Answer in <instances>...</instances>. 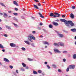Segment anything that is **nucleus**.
I'll list each match as a JSON object with an SVG mask.
<instances>
[{"label":"nucleus","mask_w":76,"mask_h":76,"mask_svg":"<svg viewBox=\"0 0 76 76\" xmlns=\"http://www.w3.org/2000/svg\"><path fill=\"white\" fill-rule=\"evenodd\" d=\"M38 72L39 73H41L42 71L41 70H39L38 71Z\"/></svg>","instance_id":"58836bf2"},{"label":"nucleus","mask_w":76,"mask_h":76,"mask_svg":"<svg viewBox=\"0 0 76 76\" xmlns=\"http://www.w3.org/2000/svg\"><path fill=\"white\" fill-rule=\"evenodd\" d=\"M37 29H39V30H41V27H37Z\"/></svg>","instance_id":"a19ab883"},{"label":"nucleus","mask_w":76,"mask_h":76,"mask_svg":"<svg viewBox=\"0 0 76 76\" xmlns=\"http://www.w3.org/2000/svg\"><path fill=\"white\" fill-rule=\"evenodd\" d=\"M3 13H1V12H0V15H1V16H2L3 15Z\"/></svg>","instance_id":"603ef678"},{"label":"nucleus","mask_w":76,"mask_h":76,"mask_svg":"<svg viewBox=\"0 0 76 76\" xmlns=\"http://www.w3.org/2000/svg\"><path fill=\"white\" fill-rule=\"evenodd\" d=\"M22 66H23V67H26V64H25L23 63H22Z\"/></svg>","instance_id":"bb28decb"},{"label":"nucleus","mask_w":76,"mask_h":76,"mask_svg":"<svg viewBox=\"0 0 76 76\" xmlns=\"http://www.w3.org/2000/svg\"><path fill=\"white\" fill-rule=\"evenodd\" d=\"M16 72L17 73H19L18 70H16Z\"/></svg>","instance_id":"13d9d810"},{"label":"nucleus","mask_w":76,"mask_h":76,"mask_svg":"<svg viewBox=\"0 0 76 76\" xmlns=\"http://www.w3.org/2000/svg\"><path fill=\"white\" fill-rule=\"evenodd\" d=\"M13 3L15 4V5H16V6H18V4L17 3V2H16V1H13Z\"/></svg>","instance_id":"aec40b11"},{"label":"nucleus","mask_w":76,"mask_h":76,"mask_svg":"<svg viewBox=\"0 0 76 76\" xmlns=\"http://www.w3.org/2000/svg\"><path fill=\"white\" fill-rule=\"evenodd\" d=\"M4 37H8L7 35V34H4Z\"/></svg>","instance_id":"ea45409f"},{"label":"nucleus","mask_w":76,"mask_h":76,"mask_svg":"<svg viewBox=\"0 0 76 76\" xmlns=\"http://www.w3.org/2000/svg\"><path fill=\"white\" fill-rule=\"evenodd\" d=\"M34 7L35 8V9H39L38 7H37V6L35 4L34 5Z\"/></svg>","instance_id":"6ab92c4d"},{"label":"nucleus","mask_w":76,"mask_h":76,"mask_svg":"<svg viewBox=\"0 0 76 76\" xmlns=\"http://www.w3.org/2000/svg\"><path fill=\"white\" fill-rule=\"evenodd\" d=\"M56 32L57 33V35L59 37H60V38H63L64 37V35L60 34V33L59 31H56Z\"/></svg>","instance_id":"7ed1b4c3"},{"label":"nucleus","mask_w":76,"mask_h":76,"mask_svg":"<svg viewBox=\"0 0 76 76\" xmlns=\"http://www.w3.org/2000/svg\"><path fill=\"white\" fill-rule=\"evenodd\" d=\"M10 45L11 47H16V45L14 43H11L10 44Z\"/></svg>","instance_id":"6e6552de"},{"label":"nucleus","mask_w":76,"mask_h":76,"mask_svg":"<svg viewBox=\"0 0 76 76\" xmlns=\"http://www.w3.org/2000/svg\"><path fill=\"white\" fill-rule=\"evenodd\" d=\"M66 61V59L65 58H64L63 59V61L64 62H65V61Z\"/></svg>","instance_id":"49530a36"},{"label":"nucleus","mask_w":76,"mask_h":76,"mask_svg":"<svg viewBox=\"0 0 76 76\" xmlns=\"http://www.w3.org/2000/svg\"><path fill=\"white\" fill-rule=\"evenodd\" d=\"M6 28H7V29H11V28H10V26H6Z\"/></svg>","instance_id":"412c9836"},{"label":"nucleus","mask_w":76,"mask_h":76,"mask_svg":"<svg viewBox=\"0 0 76 76\" xmlns=\"http://www.w3.org/2000/svg\"><path fill=\"white\" fill-rule=\"evenodd\" d=\"M21 70L22 71H25V69H23V68H21Z\"/></svg>","instance_id":"a18cd8bd"},{"label":"nucleus","mask_w":76,"mask_h":76,"mask_svg":"<svg viewBox=\"0 0 76 76\" xmlns=\"http://www.w3.org/2000/svg\"><path fill=\"white\" fill-rule=\"evenodd\" d=\"M21 49L23 51H25V50H26V49L25 48H21Z\"/></svg>","instance_id":"f704fd0d"},{"label":"nucleus","mask_w":76,"mask_h":76,"mask_svg":"<svg viewBox=\"0 0 76 76\" xmlns=\"http://www.w3.org/2000/svg\"><path fill=\"white\" fill-rule=\"evenodd\" d=\"M68 24L69 25V24H70V25L72 26H74V23H73L72 21H68Z\"/></svg>","instance_id":"39448f33"},{"label":"nucleus","mask_w":76,"mask_h":76,"mask_svg":"<svg viewBox=\"0 0 76 76\" xmlns=\"http://www.w3.org/2000/svg\"><path fill=\"white\" fill-rule=\"evenodd\" d=\"M28 60L29 61H33V59H31L30 58H28Z\"/></svg>","instance_id":"473e14b6"},{"label":"nucleus","mask_w":76,"mask_h":76,"mask_svg":"<svg viewBox=\"0 0 76 76\" xmlns=\"http://www.w3.org/2000/svg\"><path fill=\"white\" fill-rule=\"evenodd\" d=\"M39 15H40V18H44V17L42 15V14L39 13Z\"/></svg>","instance_id":"dca6fc26"},{"label":"nucleus","mask_w":76,"mask_h":76,"mask_svg":"<svg viewBox=\"0 0 76 76\" xmlns=\"http://www.w3.org/2000/svg\"><path fill=\"white\" fill-rule=\"evenodd\" d=\"M46 66H47V67L48 69H50V66H49V65H47Z\"/></svg>","instance_id":"e433bc0d"},{"label":"nucleus","mask_w":76,"mask_h":76,"mask_svg":"<svg viewBox=\"0 0 76 76\" xmlns=\"http://www.w3.org/2000/svg\"><path fill=\"white\" fill-rule=\"evenodd\" d=\"M58 72H61V70H60V69H58Z\"/></svg>","instance_id":"5fc2aeb1"},{"label":"nucleus","mask_w":76,"mask_h":76,"mask_svg":"<svg viewBox=\"0 0 76 76\" xmlns=\"http://www.w3.org/2000/svg\"><path fill=\"white\" fill-rule=\"evenodd\" d=\"M33 34H35V31H33L32 32Z\"/></svg>","instance_id":"6e6d98bb"},{"label":"nucleus","mask_w":76,"mask_h":76,"mask_svg":"<svg viewBox=\"0 0 76 76\" xmlns=\"http://www.w3.org/2000/svg\"><path fill=\"white\" fill-rule=\"evenodd\" d=\"M14 20H16V21L17 22L18 20V19H16V18L15 17L14 18Z\"/></svg>","instance_id":"4c0bfd02"},{"label":"nucleus","mask_w":76,"mask_h":76,"mask_svg":"<svg viewBox=\"0 0 76 76\" xmlns=\"http://www.w3.org/2000/svg\"><path fill=\"white\" fill-rule=\"evenodd\" d=\"M36 2H39V1L38 0H36V1H35Z\"/></svg>","instance_id":"69168bd1"},{"label":"nucleus","mask_w":76,"mask_h":76,"mask_svg":"<svg viewBox=\"0 0 76 76\" xmlns=\"http://www.w3.org/2000/svg\"><path fill=\"white\" fill-rule=\"evenodd\" d=\"M72 8L73 9H75V6H72Z\"/></svg>","instance_id":"37998d69"},{"label":"nucleus","mask_w":76,"mask_h":76,"mask_svg":"<svg viewBox=\"0 0 76 76\" xmlns=\"http://www.w3.org/2000/svg\"><path fill=\"white\" fill-rule=\"evenodd\" d=\"M59 45H60L61 47H64V43L61 42H58Z\"/></svg>","instance_id":"9d476101"},{"label":"nucleus","mask_w":76,"mask_h":76,"mask_svg":"<svg viewBox=\"0 0 76 76\" xmlns=\"http://www.w3.org/2000/svg\"><path fill=\"white\" fill-rule=\"evenodd\" d=\"M70 17H71V19H74L75 18V16L72 13H71L70 15Z\"/></svg>","instance_id":"9b49d317"},{"label":"nucleus","mask_w":76,"mask_h":76,"mask_svg":"<svg viewBox=\"0 0 76 76\" xmlns=\"http://www.w3.org/2000/svg\"><path fill=\"white\" fill-rule=\"evenodd\" d=\"M0 4H1V5L2 6H4V7H6V6L4 5V4L3 3H2L0 2Z\"/></svg>","instance_id":"a878e982"},{"label":"nucleus","mask_w":76,"mask_h":76,"mask_svg":"<svg viewBox=\"0 0 76 76\" xmlns=\"http://www.w3.org/2000/svg\"><path fill=\"white\" fill-rule=\"evenodd\" d=\"M63 53L64 54H67V51H64L63 52Z\"/></svg>","instance_id":"c756f323"},{"label":"nucleus","mask_w":76,"mask_h":76,"mask_svg":"<svg viewBox=\"0 0 76 76\" xmlns=\"http://www.w3.org/2000/svg\"><path fill=\"white\" fill-rule=\"evenodd\" d=\"M24 42H25L26 44H27L28 45H30V44L29 43V42L28 41H25Z\"/></svg>","instance_id":"4468645a"},{"label":"nucleus","mask_w":76,"mask_h":76,"mask_svg":"<svg viewBox=\"0 0 76 76\" xmlns=\"http://www.w3.org/2000/svg\"><path fill=\"white\" fill-rule=\"evenodd\" d=\"M4 17L5 18H7V14L6 13H4Z\"/></svg>","instance_id":"2eb2a0df"},{"label":"nucleus","mask_w":76,"mask_h":76,"mask_svg":"<svg viewBox=\"0 0 76 76\" xmlns=\"http://www.w3.org/2000/svg\"><path fill=\"white\" fill-rule=\"evenodd\" d=\"M38 5L39 6H41V4L40 3H39L38 4Z\"/></svg>","instance_id":"8fccbe9b"},{"label":"nucleus","mask_w":76,"mask_h":76,"mask_svg":"<svg viewBox=\"0 0 76 76\" xmlns=\"http://www.w3.org/2000/svg\"><path fill=\"white\" fill-rule=\"evenodd\" d=\"M69 69H70V68H69V67H68L66 69V72H69Z\"/></svg>","instance_id":"72a5a7b5"},{"label":"nucleus","mask_w":76,"mask_h":76,"mask_svg":"<svg viewBox=\"0 0 76 76\" xmlns=\"http://www.w3.org/2000/svg\"><path fill=\"white\" fill-rule=\"evenodd\" d=\"M15 10H16V11H18V9L17 8H15Z\"/></svg>","instance_id":"09e8293b"},{"label":"nucleus","mask_w":76,"mask_h":76,"mask_svg":"<svg viewBox=\"0 0 76 76\" xmlns=\"http://www.w3.org/2000/svg\"><path fill=\"white\" fill-rule=\"evenodd\" d=\"M21 18L22 19H24V18H25L23 16H22L21 17Z\"/></svg>","instance_id":"4d7b16f0"},{"label":"nucleus","mask_w":76,"mask_h":76,"mask_svg":"<svg viewBox=\"0 0 76 76\" xmlns=\"http://www.w3.org/2000/svg\"><path fill=\"white\" fill-rule=\"evenodd\" d=\"M33 73L34 75H38V73L35 71H33Z\"/></svg>","instance_id":"4be33fe9"},{"label":"nucleus","mask_w":76,"mask_h":76,"mask_svg":"<svg viewBox=\"0 0 76 76\" xmlns=\"http://www.w3.org/2000/svg\"><path fill=\"white\" fill-rule=\"evenodd\" d=\"M52 66H53V68H54L55 69H56V65L53 64L52 65Z\"/></svg>","instance_id":"7c9ffc66"},{"label":"nucleus","mask_w":76,"mask_h":76,"mask_svg":"<svg viewBox=\"0 0 76 76\" xmlns=\"http://www.w3.org/2000/svg\"><path fill=\"white\" fill-rule=\"evenodd\" d=\"M2 51H3V52H5V50L3 49L2 50Z\"/></svg>","instance_id":"052dcab7"},{"label":"nucleus","mask_w":76,"mask_h":76,"mask_svg":"<svg viewBox=\"0 0 76 76\" xmlns=\"http://www.w3.org/2000/svg\"><path fill=\"white\" fill-rule=\"evenodd\" d=\"M42 30H43V31H44V32H45V29H42Z\"/></svg>","instance_id":"338daca9"},{"label":"nucleus","mask_w":76,"mask_h":76,"mask_svg":"<svg viewBox=\"0 0 76 76\" xmlns=\"http://www.w3.org/2000/svg\"><path fill=\"white\" fill-rule=\"evenodd\" d=\"M71 31H72V32H76V28H72L71 29Z\"/></svg>","instance_id":"ddd939ff"},{"label":"nucleus","mask_w":76,"mask_h":76,"mask_svg":"<svg viewBox=\"0 0 76 76\" xmlns=\"http://www.w3.org/2000/svg\"><path fill=\"white\" fill-rule=\"evenodd\" d=\"M75 39H76V36H75Z\"/></svg>","instance_id":"774afa93"},{"label":"nucleus","mask_w":76,"mask_h":76,"mask_svg":"<svg viewBox=\"0 0 76 76\" xmlns=\"http://www.w3.org/2000/svg\"><path fill=\"white\" fill-rule=\"evenodd\" d=\"M63 31L64 32H65V33H66V34L69 33V31H66V30H63Z\"/></svg>","instance_id":"2f4dec72"},{"label":"nucleus","mask_w":76,"mask_h":76,"mask_svg":"<svg viewBox=\"0 0 76 76\" xmlns=\"http://www.w3.org/2000/svg\"><path fill=\"white\" fill-rule=\"evenodd\" d=\"M54 14L55 15L54 16V18H57V17L58 18H59L60 16H61L60 14H58V13L57 12L54 13Z\"/></svg>","instance_id":"20e7f679"},{"label":"nucleus","mask_w":76,"mask_h":76,"mask_svg":"<svg viewBox=\"0 0 76 76\" xmlns=\"http://www.w3.org/2000/svg\"><path fill=\"white\" fill-rule=\"evenodd\" d=\"M11 12H12L11 11H8V13H11Z\"/></svg>","instance_id":"0e129e2a"},{"label":"nucleus","mask_w":76,"mask_h":76,"mask_svg":"<svg viewBox=\"0 0 76 76\" xmlns=\"http://www.w3.org/2000/svg\"><path fill=\"white\" fill-rule=\"evenodd\" d=\"M45 64H47V62H45Z\"/></svg>","instance_id":"e2e57ef3"},{"label":"nucleus","mask_w":76,"mask_h":76,"mask_svg":"<svg viewBox=\"0 0 76 76\" xmlns=\"http://www.w3.org/2000/svg\"><path fill=\"white\" fill-rule=\"evenodd\" d=\"M8 18H12V16H9L8 17Z\"/></svg>","instance_id":"680f3d73"},{"label":"nucleus","mask_w":76,"mask_h":76,"mask_svg":"<svg viewBox=\"0 0 76 76\" xmlns=\"http://www.w3.org/2000/svg\"><path fill=\"white\" fill-rule=\"evenodd\" d=\"M62 18H65V16H64V15H62Z\"/></svg>","instance_id":"3c124183"},{"label":"nucleus","mask_w":76,"mask_h":76,"mask_svg":"<svg viewBox=\"0 0 76 76\" xmlns=\"http://www.w3.org/2000/svg\"><path fill=\"white\" fill-rule=\"evenodd\" d=\"M31 45L32 47H35V46H34V43L31 44Z\"/></svg>","instance_id":"c03bdc74"},{"label":"nucleus","mask_w":76,"mask_h":76,"mask_svg":"<svg viewBox=\"0 0 76 76\" xmlns=\"http://www.w3.org/2000/svg\"><path fill=\"white\" fill-rule=\"evenodd\" d=\"M49 15H50V16H51V17H52V16H53V17H54V16L55 15H54V14H53V13H50V14Z\"/></svg>","instance_id":"393cba45"},{"label":"nucleus","mask_w":76,"mask_h":76,"mask_svg":"<svg viewBox=\"0 0 76 76\" xmlns=\"http://www.w3.org/2000/svg\"><path fill=\"white\" fill-rule=\"evenodd\" d=\"M0 48H2V49H4V48L3 47V45L1 44H0Z\"/></svg>","instance_id":"5701e85b"},{"label":"nucleus","mask_w":76,"mask_h":76,"mask_svg":"<svg viewBox=\"0 0 76 76\" xmlns=\"http://www.w3.org/2000/svg\"><path fill=\"white\" fill-rule=\"evenodd\" d=\"M54 50L55 53H61V51H59L58 49H54Z\"/></svg>","instance_id":"0eeeda50"},{"label":"nucleus","mask_w":76,"mask_h":76,"mask_svg":"<svg viewBox=\"0 0 76 76\" xmlns=\"http://www.w3.org/2000/svg\"><path fill=\"white\" fill-rule=\"evenodd\" d=\"M44 44L45 45L47 44L48 45H50V44L48 43L47 42H44Z\"/></svg>","instance_id":"a211bd4d"},{"label":"nucleus","mask_w":76,"mask_h":76,"mask_svg":"<svg viewBox=\"0 0 76 76\" xmlns=\"http://www.w3.org/2000/svg\"><path fill=\"white\" fill-rule=\"evenodd\" d=\"M13 24L14 25V26H15V27H16V28H17V27H18V25L16 24H15V23H13Z\"/></svg>","instance_id":"c85d7f7f"},{"label":"nucleus","mask_w":76,"mask_h":76,"mask_svg":"<svg viewBox=\"0 0 76 76\" xmlns=\"http://www.w3.org/2000/svg\"><path fill=\"white\" fill-rule=\"evenodd\" d=\"M39 25L41 26H42V23H40L39 24Z\"/></svg>","instance_id":"864d4df0"},{"label":"nucleus","mask_w":76,"mask_h":76,"mask_svg":"<svg viewBox=\"0 0 76 76\" xmlns=\"http://www.w3.org/2000/svg\"><path fill=\"white\" fill-rule=\"evenodd\" d=\"M49 27L50 28H53V26L52 25L50 24L49 25Z\"/></svg>","instance_id":"cd10ccee"},{"label":"nucleus","mask_w":76,"mask_h":76,"mask_svg":"<svg viewBox=\"0 0 76 76\" xmlns=\"http://www.w3.org/2000/svg\"><path fill=\"white\" fill-rule=\"evenodd\" d=\"M70 69H74L75 68V65H69Z\"/></svg>","instance_id":"423d86ee"},{"label":"nucleus","mask_w":76,"mask_h":76,"mask_svg":"<svg viewBox=\"0 0 76 76\" xmlns=\"http://www.w3.org/2000/svg\"><path fill=\"white\" fill-rule=\"evenodd\" d=\"M10 68L11 69H13V66H12V65H10Z\"/></svg>","instance_id":"de8ad7c7"},{"label":"nucleus","mask_w":76,"mask_h":76,"mask_svg":"<svg viewBox=\"0 0 76 76\" xmlns=\"http://www.w3.org/2000/svg\"><path fill=\"white\" fill-rule=\"evenodd\" d=\"M4 61H5V62H7V63H9V62H10V61L9 60L6 58H4Z\"/></svg>","instance_id":"1a4fd4ad"},{"label":"nucleus","mask_w":76,"mask_h":76,"mask_svg":"<svg viewBox=\"0 0 76 76\" xmlns=\"http://www.w3.org/2000/svg\"><path fill=\"white\" fill-rule=\"evenodd\" d=\"M53 24L54 26H58V24L57 23L53 22Z\"/></svg>","instance_id":"f8f14e48"},{"label":"nucleus","mask_w":76,"mask_h":76,"mask_svg":"<svg viewBox=\"0 0 76 76\" xmlns=\"http://www.w3.org/2000/svg\"><path fill=\"white\" fill-rule=\"evenodd\" d=\"M60 21H61V22H64L66 26H68V28L70 27V26L68 24V21L66 20H65V19H60Z\"/></svg>","instance_id":"f03ea898"},{"label":"nucleus","mask_w":76,"mask_h":76,"mask_svg":"<svg viewBox=\"0 0 76 76\" xmlns=\"http://www.w3.org/2000/svg\"><path fill=\"white\" fill-rule=\"evenodd\" d=\"M54 45L55 46H59V44L58 43H54Z\"/></svg>","instance_id":"f3484780"},{"label":"nucleus","mask_w":76,"mask_h":76,"mask_svg":"<svg viewBox=\"0 0 76 76\" xmlns=\"http://www.w3.org/2000/svg\"><path fill=\"white\" fill-rule=\"evenodd\" d=\"M48 53H50V55H53V53L51 51H49L48 52Z\"/></svg>","instance_id":"79ce46f5"},{"label":"nucleus","mask_w":76,"mask_h":76,"mask_svg":"<svg viewBox=\"0 0 76 76\" xmlns=\"http://www.w3.org/2000/svg\"><path fill=\"white\" fill-rule=\"evenodd\" d=\"M68 57H70V54H68Z\"/></svg>","instance_id":"bf43d9fd"},{"label":"nucleus","mask_w":76,"mask_h":76,"mask_svg":"<svg viewBox=\"0 0 76 76\" xmlns=\"http://www.w3.org/2000/svg\"><path fill=\"white\" fill-rule=\"evenodd\" d=\"M13 15H15V16H18V13L14 12L13 13Z\"/></svg>","instance_id":"c9c22d12"},{"label":"nucleus","mask_w":76,"mask_h":76,"mask_svg":"<svg viewBox=\"0 0 76 76\" xmlns=\"http://www.w3.org/2000/svg\"><path fill=\"white\" fill-rule=\"evenodd\" d=\"M73 58L74 59H76V54H74L73 55Z\"/></svg>","instance_id":"b1692460"},{"label":"nucleus","mask_w":76,"mask_h":76,"mask_svg":"<svg viewBox=\"0 0 76 76\" xmlns=\"http://www.w3.org/2000/svg\"><path fill=\"white\" fill-rule=\"evenodd\" d=\"M28 37L29 41L31 42H34L32 39H33V40H35V38L32 34H29Z\"/></svg>","instance_id":"f257e3e1"}]
</instances>
